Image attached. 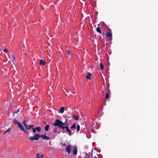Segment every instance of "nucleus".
<instances>
[{
  "label": "nucleus",
  "instance_id": "nucleus-22",
  "mask_svg": "<svg viewBox=\"0 0 158 158\" xmlns=\"http://www.w3.org/2000/svg\"><path fill=\"white\" fill-rule=\"evenodd\" d=\"M67 121L68 120L66 119V121H65L64 123V126H68V124L67 123Z\"/></svg>",
  "mask_w": 158,
  "mask_h": 158
},
{
  "label": "nucleus",
  "instance_id": "nucleus-32",
  "mask_svg": "<svg viewBox=\"0 0 158 158\" xmlns=\"http://www.w3.org/2000/svg\"><path fill=\"white\" fill-rule=\"evenodd\" d=\"M12 58L13 60L15 59V56L14 55L12 56Z\"/></svg>",
  "mask_w": 158,
  "mask_h": 158
},
{
  "label": "nucleus",
  "instance_id": "nucleus-21",
  "mask_svg": "<svg viewBox=\"0 0 158 158\" xmlns=\"http://www.w3.org/2000/svg\"><path fill=\"white\" fill-rule=\"evenodd\" d=\"M76 128V124L74 123L71 127V129L74 128L75 129Z\"/></svg>",
  "mask_w": 158,
  "mask_h": 158
},
{
  "label": "nucleus",
  "instance_id": "nucleus-13",
  "mask_svg": "<svg viewBox=\"0 0 158 158\" xmlns=\"http://www.w3.org/2000/svg\"><path fill=\"white\" fill-rule=\"evenodd\" d=\"M64 110V106L61 107L60 109V113H63Z\"/></svg>",
  "mask_w": 158,
  "mask_h": 158
},
{
  "label": "nucleus",
  "instance_id": "nucleus-11",
  "mask_svg": "<svg viewBox=\"0 0 158 158\" xmlns=\"http://www.w3.org/2000/svg\"><path fill=\"white\" fill-rule=\"evenodd\" d=\"M91 75H92L90 73L88 72L87 73V75L86 76V77L87 79H90Z\"/></svg>",
  "mask_w": 158,
  "mask_h": 158
},
{
  "label": "nucleus",
  "instance_id": "nucleus-24",
  "mask_svg": "<svg viewBox=\"0 0 158 158\" xmlns=\"http://www.w3.org/2000/svg\"><path fill=\"white\" fill-rule=\"evenodd\" d=\"M57 131V128L56 127H55L53 130V132L54 133H55Z\"/></svg>",
  "mask_w": 158,
  "mask_h": 158
},
{
  "label": "nucleus",
  "instance_id": "nucleus-19",
  "mask_svg": "<svg viewBox=\"0 0 158 158\" xmlns=\"http://www.w3.org/2000/svg\"><path fill=\"white\" fill-rule=\"evenodd\" d=\"M100 69L101 70H103V64L100 63Z\"/></svg>",
  "mask_w": 158,
  "mask_h": 158
},
{
  "label": "nucleus",
  "instance_id": "nucleus-35",
  "mask_svg": "<svg viewBox=\"0 0 158 158\" xmlns=\"http://www.w3.org/2000/svg\"><path fill=\"white\" fill-rule=\"evenodd\" d=\"M44 123H45V124H46V122H44Z\"/></svg>",
  "mask_w": 158,
  "mask_h": 158
},
{
  "label": "nucleus",
  "instance_id": "nucleus-17",
  "mask_svg": "<svg viewBox=\"0 0 158 158\" xmlns=\"http://www.w3.org/2000/svg\"><path fill=\"white\" fill-rule=\"evenodd\" d=\"M73 117L76 120H77V121H78L79 120V118H78V117L75 115H73Z\"/></svg>",
  "mask_w": 158,
  "mask_h": 158
},
{
  "label": "nucleus",
  "instance_id": "nucleus-12",
  "mask_svg": "<svg viewBox=\"0 0 158 158\" xmlns=\"http://www.w3.org/2000/svg\"><path fill=\"white\" fill-rule=\"evenodd\" d=\"M23 123L24 126L26 128V129H27L28 125H27L26 121V120L23 121Z\"/></svg>",
  "mask_w": 158,
  "mask_h": 158
},
{
  "label": "nucleus",
  "instance_id": "nucleus-5",
  "mask_svg": "<svg viewBox=\"0 0 158 158\" xmlns=\"http://www.w3.org/2000/svg\"><path fill=\"white\" fill-rule=\"evenodd\" d=\"M71 146L70 145H69L65 148V151L68 153V154H69L70 153L71 148Z\"/></svg>",
  "mask_w": 158,
  "mask_h": 158
},
{
  "label": "nucleus",
  "instance_id": "nucleus-37",
  "mask_svg": "<svg viewBox=\"0 0 158 158\" xmlns=\"http://www.w3.org/2000/svg\"><path fill=\"white\" fill-rule=\"evenodd\" d=\"M84 129H85V128H84V129H83V130H84Z\"/></svg>",
  "mask_w": 158,
  "mask_h": 158
},
{
  "label": "nucleus",
  "instance_id": "nucleus-3",
  "mask_svg": "<svg viewBox=\"0 0 158 158\" xmlns=\"http://www.w3.org/2000/svg\"><path fill=\"white\" fill-rule=\"evenodd\" d=\"M65 129V130L68 132L69 135V136H71L72 135V131L69 129L68 126H64L62 129Z\"/></svg>",
  "mask_w": 158,
  "mask_h": 158
},
{
  "label": "nucleus",
  "instance_id": "nucleus-4",
  "mask_svg": "<svg viewBox=\"0 0 158 158\" xmlns=\"http://www.w3.org/2000/svg\"><path fill=\"white\" fill-rule=\"evenodd\" d=\"M40 137H41L44 140H48L50 139V137L46 136V134H44L43 135H40Z\"/></svg>",
  "mask_w": 158,
  "mask_h": 158
},
{
  "label": "nucleus",
  "instance_id": "nucleus-29",
  "mask_svg": "<svg viewBox=\"0 0 158 158\" xmlns=\"http://www.w3.org/2000/svg\"><path fill=\"white\" fill-rule=\"evenodd\" d=\"M67 54L69 55H71V52H70L69 51H68L67 52Z\"/></svg>",
  "mask_w": 158,
  "mask_h": 158
},
{
  "label": "nucleus",
  "instance_id": "nucleus-33",
  "mask_svg": "<svg viewBox=\"0 0 158 158\" xmlns=\"http://www.w3.org/2000/svg\"><path fill=\"white\" fill-rule=\"evenodd\" d=\"M66 145L65 143H64L62 144V147Z\"/></svg>",
  "mask_w": 158,
  "mask_h": 158
},
{
  "label": "nucleus",
  "instance_id": "nucleus-36",
  "mask_svg": "<svg viewBox=\"0 0 158 158\" xmlns=\"http://www.w3.org/2000/svg\"><path fill=\"white\" fill-rule=\"evenodd\" d=\"M19 111V110H18V111L17 112H18Z\"/></svg>",
  "mask_w": 158,
  "mask_h": 158
},
{
  "label": "nucleus",
  "instance_id": "nucleus-9",
  "mask_svg": "<svg viewBox=\"0 0 158 158\" xmlns=\"http://www.w3.org/2000/svg\"><path fill=\"white\" fill-rule=\"evenodd\" d=\"M106 35L107 37L110 38V40H111L112 39V35L111 33L110 32H107L106 33Z\"/></svg>",
  "mask_w": 158,
  "mask_h": 158
},
{
  "label": "nucleus",
  "instance_id": "nucleus-7",
  "mask_svg": "<svg viewBox=\"0 0 158 158\" xmlns=\"http://www.w3.org/2000/svg\"><path fill=\"white\" fill-rule=\"evenodd\" d=\"M20 127L21 128L20 129L21 131L25 132L26 134H27L28 135L29 134L28 131L26 130L23 127V126H21Z\"/></svg>",
  "mask_w": 158,
  "mask_h": 158
},
{
  "label": "nucleus",
  "instance_id": "nucleus-14",
  "mask_svg": "<svg viewBox=\"0 0 158 158\" xmlns=\"http://www.w3.org/2000/svg\"><path fill=\"white\" fill-rule=\"evenodd\" d=\"M49 125H47L45 127V130L46 131H48L49 128Z\"/></svg>",
  "mask_w": 158,
  "mask_h": 158
},
{
  "label": "nucleus",
  "instance_id": "nucleus-6",
  "mask_svg": "<svg viewBox=\"0 0 158 158\" xmlns=\"http://www.w3.org/2000/svg\"><path fill=\"white\" fill-rule=\"evenodd\" d=\"M14 122L15 124H18V127L19 129L21 128V126H23V125L21 124V123L19 122H18L16 120H14Z\"/></svg>",
  "mask_w": 158,
  "mask_h": 158
},
{
  "label": "nucleus",
  "instance_id": "nucleus-20",
  "mask_svg": "<svg viewBox=\"0 0 158 158\" xmlns=\"http://www.w3.org/2000/svg\"><path fill=\"white\" fill-rule=\"evenodd\" d=\"M11 131V129L10 128H9L6 131H5L4 134H6L7 133L10 132Z\"/></svg>",
  "mask_w": 158,
  "mask_h": 158
},
{
  "label": "nucleus",
  "instance_id": "nucleus-25",
  "mask_svg": "<svg viewBox=\"0 0 158 158\" xmlns=\"http://www.w3.org/2000/svg\"><path fill=\"white\" fill-rule=\"evenodd\" d=\"M84 158H90V157L87 154H85Z\"/></svg>",
  "mask_w": 158,
  "mask_h": 158
},
{
  "label": "nucleus",
  "instance_id": "nucleus-10",
  "mask_svg": "<svg viewBox=\"0 0 158 158\" xmlns=\"http://www.w3.org/2000/svg\"><path fill=\"white\" fill-rule=\"evenodd\" d=\"M45 64V62L44 60L41 59L40 62V64L41 65L44 66Z\"/></svg>",
  "mask_w": 158,
  "mask_h": 158
},
{
  "label": "nucleus",
  "instance_id": "nucleus-8",
  "mask_svg": "<svg viewBox=\"0 0 158 158\" xmlns=\"http://www.w3.org/2000/svg\"><path fill=\"white\" fill-rule=\"evenodd\" d=\"M77 153V149L76 146H75L73 149V154L74 155H76Z\"/></svg>",
  "mask_w": 158,
  "mask_h": 158
},
{
  "label": "nucleus",
  "instance_id": "nucleus-23",
  "mask_svg": "<svg viewBox=\"0 0 158 158\" xmlns=\"http://www.w3.org/2000/svg\"><path fill=\"white\" fill-rule=\"evenodd\" d=\"M77 131H79L80 130V126L79 125H78L77 126Z\"/></svg>",
  "mask_w": 158,
  "mask_h": 158
},
{
  "label": "nucleus",
  "instance_id": "nucleus-1",
  "mask_svg": "<svg viewBox=\"0 0 158 158\" xmlns=\"http://www.w3.org/2000/svg\"><path fill=\"white\" fill-rule=\"evenodd\" d=\"M53 126L57 127L59 129H62L64 126V123L59 119H57L56 120L55 123L52 124Z\"/></svg>",
  "mask_w": 158,
  "mask_h": 158
},
{
  "label": "nucleus",
  "instance_id": "nucleus-18",
  "mask_svg": "<svg viewBox=\"0 0 158 158\" xmlns=\"http://www.w3.org/2000/svg\"><path fill=\"white\" fill-rule=\"evenodd\" d=\"M96 31L97 32L99 33H101V30L99 27H97L96 28Z\"/></svg>",
  "mask_w": 158,
  "mask_h": 158
},
{
  "label": "nucleus",
  "instance_id": "nucleus-34",
  "mask_svg": "<svg viewBox=\"0 0 158 158\" xmlns=\"http://www.w3.org/2000/svg\"><path fill=\"white\" fill-rule=\"evenodd\" d=\"M43 156H44L43 155V154H42L40 156V157H41V158L43 157Z\"/></svg>",
  "mask_w": 158,
  "mask_h": 158
},
{
  "label": "nucleus",
  "instance_id": "nucleus-26",
  "mask_svg": "<svg viewBox=\"0 0 158 158\" xmlns=\"http://www.w3.org/2000/svg\"><path fill=\"white\" fill-rule=\"evenodd\" d=\"M106 99H108L109 98V94L108 92H106Z\"/></svg>",
  "mask_w": 158,
  "mask_h": 158
},
{
  "label": "nucleus",
  "instance_id": "nucleus-30",
  "mask_svg": "<svg viewBox=\"0 0 158 158\" xmlns=\"http://www.w3.org/2000/svg\"><path fill=\"white\" fill-rule=\"evenodd\" d=\"M3 51L5 52H8V50L7 49H5L4 50H3Z\"/></svg>",
  "mask_w": 158,
  "mask_h": 158
},
{
  "label": "nucleus",
  "instance_id": "nucleus-27",
  "mask_svg": "<svg viewBox=\"0 0 158 158\" xmlns=\"http://www.w3.org/2000/svg\"><path fill=\"white\" fill-rule=\"evenodd\" d=\"M32 131L33 133H35L36 132V129H35V128H32Z\"/></svg>",
  "mask_w": 158,
  "mask_h": 158
},
{
  "label": "nucleus",
  "instance_id": "nucleus-28",
  "mask_svg": "<svg viewBox=\"0 0 158 158\" xmlns=\"http://www.w3.org/2000/svg\"><path fill=\"white\" fill-rule=\"evenodd\" d=\"M36 158H41V157L40 156V154H37L36 156Z\"/></svg>",
  "mask_w": 158,
  "mask_h": 158
},
{
  "label": "nucleus",
  "instance_id": "nucleus-31",
  "mask_svg": "<svg viewBox=\"0 0 158 158\" xmlns=\"http://www.w3.org/2000/svg\"><path fill=\"white\" fill-rule=\"evenodd\" d=\"M91 157H92V158H97V157L96 156H94V157H93L92 153L91 154Z\"/></svg>",
  "mask_w": 158,
  "mask_h": 158
},
{
  "label": "nucleus",
  "instance_id": "nucleus-15",
  "mask_svg": "<svg viewBox=\"0 0 158 158\" xmlns=\"http://www.w3.org/2000/svg\"><path fill=\"white\" fill-rule=\"evenodd\" d=\"M34 127V125H28V127L27 128V129L28 130H30L31 129V128H33V127Z\"/></svg>",
  "mask_w": 158,
  "mask_h": 158
},
{
  "label": "nucleus",
  "instance_id": "nucleus-16",
  "mask_svg": "<svg viewBox=\"0 0 158 158\" xmlns=\"http://www.w3.org/2000/svg\"><path fill=\"white\" fill-rule=\"evenodd\" d=\"M35 129L37 130L38 132H40L41 131V128L40 127H35Z\"/></svg>",
  "mask_w": 158,
  "mask_h": 158
},
{
  "label": "nucleus",
  "instance_id": "nucleus-2",
  "mask_svg": "<svg viewBox=\"0 0 158 158\" xmlns=\"http://www.w3.org/2000/svg\"><path fill=\"white\" fill-rule=\"evenodd\" d=\"M40 137V135L38 133H36L33 136L30 137L29 139L31 140H37L39 139Z\"/></svg>",
  "mask_w": 158,
  "mask_h": 158
}]
</instances>
